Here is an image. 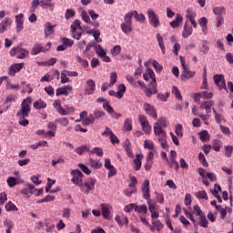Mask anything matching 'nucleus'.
Instances as JSON below:
<instances>
[{"label":"nucleus","instance_id":"1","mask_svg":"<svg viewBox=\"0 0 233 233\" xmlns=\"http://www.w3.org/2000/svg\"><path fill=\"white\" fill-rule=\"evenodd\" d=\"M31 106H32L31 96H27L26 98H25L20 105L21 108L20 110L17 111L16 117L18 119V124L21 127H28L30 123L28 119H26V117L30 116Z\"/></svg>","mask_w":233,"mask_h":233},{"label":"nucleus","instance_id":"2","mask_svg":"<svg viewBox=\"0 0 233 233\" xmlns=\"http://www.w3.org/2000/svg\"><path fill=\"white\" fill-rule=\"evenodd\" d=\"M9 56L11 57L16 56V59H26V57L30 56V52L21 46H16L10 50Z\"/></svg>","mask_w":233,"mask_h":233},{"label":"nucleus","instance_id":"3","mask_svg":"<svg viewBox=\"0 0 233 233\" xmlns=\"http://www.w3.org/2000/svg\"><path fill=\"white\" fill-rule=\"evenodd\" d=\"M154 128V134L160 144V147L167 150L168 148V144L167 143V131H165L163 128L159 127H153Z\"/></svg>","mask_w":233,"mask_h":233},{"label":"nucleus","instance_id":"4","mask_svg":"<svg viewBox=\"0 0 233 233\" xmlns=\"http://www.w3.org/2000/svg\"><path fill=\"white\" fill-rule=\"evenodd\" d=\"M135 212L139 214V218L143 225H146V227H150V223L148 222V220H147V214L148 213V208H147V205H136Z\"/></svg>","mask_w":233,"mask_h":233},{"label":"nucleus","instance_id":"5","mask_svg":"<svg viewBox=\"0 0 233 233\" xmlns=\"http://www.w3.org/2000/svg\"><path fill=\"white\" fill-rule=\"evenodd\" d=\"M180 62L182 65V74L180 79L182 81H186V79H192V77L196 76V72L191 71L190 68L187 66V62L185 61V58H183V56H180Z\"/></svg>","mask_w":233,"mask_h":233},{"label":"nucleus","instance_id":"6","mask_svg":"<svg viewBox=\"0 0 233 233\" xmlns=\"http://www.w3.org/2000/svg\"><path fill=\"white\" fill-rule=\"evenodd\" d=\"M96 183H97V180L96 178L89 177L80 185L79 188L81 192L88 195L90 194L91 190H94V188H96Z\"/></svg>","mask_w":233,"mask_h":233},{"label":"nucleus","instance_id":"7","mask_svg":"<svg viewBox=\"0 0 233 233\" xmlns=\"http://www.w3.org/2000/svg\"><path fill=\"white\" fill-rule=\"evenodd\" d=\"M83 27H81V21L75 20L71 25V35L73 39H76L79 41L81 39V35H83Z\"/></svg>","mask_w":233,"mask_h":233},{"label":"nucleus","instance_id":"8","mask_svg":"<svg viewBox=\"0 0 233 233\" xmlns=\"http://www.w3.org/2000/svg\"><path fill=\"white\" fill-rule=\"evenodd\" d=\"M147 17L149 25H151V26H153L154 28H159V26H161V23L159 22V15L156 14L154 9L149 8L147 10Z\"/></svg>","mask_w":233,"mask_h":233},{"label":"nucleus","instance_id":"9","mask_svg":"<svg viewBox=\"0 0 233 233\" xmlns=\"http://www.w3.org/2000/svg\"><path fill=\"white\" fill-rule=\"evenodd\" d=\"M122 32L124 34H130L132 32V15L126 14L124 16V23L120 25Z\"/></svg>","mask_w":233,"mask_h":233},{"label":"nucleus","instance_id":"10","mask_svg":"<svg viewBox=\"0 0 233 233\" xmlns=\"http://www.w3.org/2000/svg\"><path fill=\"white\" fill-rule=\"evenodd\" d=\"M138 122L140 124V127L144 132V134H150L152 132V127L150 126V123L148 122V119L147 118V116L139 115L138 116Z\"/></svg>","mask_w":233,"mask_h":233},{"label":"nucleus","instance_id":"11","mask_svg":"<svg viewBox=\"0 0 233 233\" xmlns=\"http://www.w3.org/2000/svg\"><path fill=\"white\" fill-rule=\"evenodd\" d=\"M52 48V43H47L45 47L41 46V44H35L31 49L32 56H37V54H41V52H48Z\"/></svg>","mask_w":233,"mask_h":233},{"label":"nucleus","instance_id":"12","mask_svg":"<svg viewBox=\"0 0 233 233\" xmlns=\"http://www.w3.org/2000/svg\"><path fill=\"white\" fill-rule=\"evenodd\" d=\"M71 176L73 177L71 181L76 187H80L83 183V173L79 169H75L71 171Z\"/></svg>","mask_w":233,"mask_h":233},{"label":"nucleus","instance_id":"13","mask_svg":"<svg viewBox=\"0 0 233 233\" xmlns=\"http://www.w3.org/2000/svg\"><path fill=\"white\" fill-rule=\"evenodd\" d=\"M23 68H25V63H15L9 66L8 74L11 77H15V74L19 73Z\"/></svg>","mask_w":233,"mask_h":233},{"label":"nucleus","instance_id":"14","mask_svg":"<svg viewBox=\"0 0 233 233\" xmlns=\"http://www.w3.org/2000/svg\"><path fill=\"white\" fill-rule=\"evenodd\" d=\"M214 82L220 90H226V92H228V90L227 89V83L225 81V76L223 75L215 76Z\"/></svg>","mask_w":233,"mask_h":233},{"label":"nucleus","instance_id":"15","mask_svg":"<svg viewBox=\"0 0 233 233\" xmlns=\"http://www.w3.org/2000/svg\"><path fill=\"white\" fill-rule=\"evenodd\" d=\"M143 108L147 116L153 117V119H157V111L156 110V107H154V106L148 103H145Z\"/></svg>","mask_w":233,"mask_h":233},{"label":"nucleus","instance_id":"16","mask_svg":"<svg viewBox=\"0 0 233 233\" xmlns=\"http://www.w3.org/2000/svg\"><path fill=\"white\" fill-rule=\"evenodd\" d=\"M142 192H143V198L144 199H150V181L148 179H146L142 185Z\"/></svg>","mask_w":233,"mask_h":233},{"label":"nucleus","instance_id":"17","mask_svg":"<svg viewBox=\"0 0 233 233\" xmlns=\"http://www.w3.org/2000/svg\"><path fill=\"white\" fill-rule=\"evenodd\" d=\"M147 97H152V96L157 94V82L150 83L149 87L145 90Z\"/></svg>","mask_w":233,"mask_h":233},{"label":"nucleus","instance_id":"18","mask_svg":"<svg viewBox=\"0 0 233 233\" xmlns=\"http://www.w3.org/2000/svg\"><path fill=\"white\" fill-rule=\"evenodd\" d=\"M101 210H102V216L104 219H110V213L112 210V206L109 204H101L100 205Z\"/></svg>","mask_w":233,"mask_h":233},{"label":"nucleus","instance_id":"19","mask_svg":"<svg viewBox=\"0 0 233 233\" xmlns=\"http://www.w3.org/2000/svg\"><path fill=\"white\" fill-rule=\"evenodd\" d=\"M85 92L87 96H91L96 92V82L94 80L89 79L86 81Z\"/></svg>","mask_w":233,"mask_h":233},{"label":"nucleus","instance_id":"20","mask_svg":"<svg viewBox=\"0 0 233 233\" xmlns=\"http://www.w3.org/2000/svg\"><path fill=\"white\" fill-rule=\"evenodd\" d=\"M72 86H64L62 87H58L56 92V96H68L70 92H72Z\"/></svg>","mask_w":233,"mask_h":233},{"label":"nucleus","instance_id":"21","mask_svg":"<svg viewBox=\"0 0 233 233\" xmlns=\"http://www.w3.org/2000/svg\"><path fill=\"white\" fill-rule=\"evenodd\" d=\"M143 78L145 81H148L149 79H151L150 83H157L156 81V74L151 68H147V73L143 75Z\"/></svg>","mask_w":233,"mask_h":233},{"label":"nucleus","instance_id":"22","mask_svg":"<svg viewBox=\"0 0 233 233\" xmlns=\"http://www.w3.org/2000/svg\"><path fill=\"white\" fill-rule=\"evenodd\" d=\"M12 25V19L10 17H5L1 23H0V34H5L6 28Z\"/></svg>","mask_w":233,"mask_h":233},{"label":"nucleus","instance_id":"23","mask_svg":"<svg viewBox=\"0 0 233 233\" xmlns=\"http://www.w3.org/2000/svg\"><path fill=\"white\" fill-rule=\"evenodd\" d=\"M192 32H193L192 27L190 26V25H188V22H186L182 31V37H184V39L190 37V35H192Z\"/></svg>","mask_w":233,"mask_h":233},{"label":"nucleus","instance_id":"24","mask_svg":"<svg viewBox=\"0 0 233 233\" xmlns=\"http://www.w3.org/2000/svg\"><path fill=\"white\" fill-rule=\"evenodd\" d=\"M27 187H25L20 191V193L25 196V198H30V194H34L35 187L32 184H26Z\"/></svg>","mask_w":233,"mask_h":233},{"label":"nucleus","instance_id":"25","mask_svg":"<svg viewBox=\"0 0 233 233\" xmlns=\"http://www.w3.org/2000/svg\"><path fill=\"white\" fill-rule=\"evenodd\" d=\"M56 7V4L52 2V0H41V8L44 10L48 9L53 11Z\"/></svg>","mask_w":233,"mask_h":233},{"label":"nucleus","instance_id":"26","mask_svg":"<svg viewBox=\"0 0 233 233\" xmlns=\"http://www.w3.org/2000/svg\"><path fill=\"white\" fill-rule=\"evenodd\" d=\"M213 105H214V101L212 100L204 101L200 105V108L206 110V114H210V112H212V110L210 109V106H213Z\"/></svg>","mask_w":233,"mask_h":233},{"label":"nucleus","instance_id":"27","mask_svg":"<svg viewBox=\"0 0 233 233\" xmlns=\"http://www.w3.org/2000/svg\"><path fill=\"white\" fill-rule=\"evenodd\" d=\"M33 106L34 108H35V110H43L46 108V102L39 98L38 100L34 102Z\"/></svg>","mask_w":233,"mask_h":233},{"label":"nucleus","instance_id":"28","mask_svg":"<svg viewBox=\"0 0 233 233\" xmlns=\"http://www.w3.org/2000/svg\"><path fill=\"white\" fill-rule=\"evenodd\" d=\"M127 14H130L131 15V19L132 17H134L136 19V21H138L139 23H143L146 19L145 15L137 13V11H132V12H128Z\"/></svg>","mask_w":233,"mask_h":233},{"label":"nucleus","instance_id":"29","mask_svg":"<svg viewBox=\"0 0 233 233\" xmlns=\"http://www.w3.org/2000/svg\"><path fill=\"white\" fill-rule=\"evenodd\" d=\"M141 159H143V155L137 154L136 155V158L133 160L135 165V170H141Z\"/></svg>","mask_w":233,"mask_h":233},{"label":"nucleus","instance_id":"30","mask_svg":"<svg viewBox=\"0 0 233 233\" xmlns=\"http://www.w3.org/2000/svg\"><path fill=\"white\" fill-rule=\"evenodd\" d=\"M123 132H131L132 131V118H126L123 127Z\"/></svg>","mask_w":233,"mask_h":233},{"label":"nucleus","instance_id":"31","mask_svg":"<svg viewBox=\"0 0 233 233\" xmlns=\"http://www.w3.org/2000/svg\"><path fill=\"white\" fill-rule=\"evenodd\" d=\"M76 154H77L78 156H83V154H85V152H90V147L86 146V145H83L81 147H78L75 149Z\"/></svg>","mask_w":233,"mask_h":233},{"label":"nucleus","instance_id":"32","mask_svg":"<svg viewBox=\"0 0 233 233\" xmlns=\"http://www.w3.org/2000/svg\"><path fill=\"white\" fill-rule=\"evenodd\" d=\"M183 21V16L179 14H177L175 19L170 22V26L172 28H177V26H179V23H181Z\"/></svg>","mask_w":233,"mask_h":233},{"label":"nucleus","instance_id":"33","mask_svg":"<svg viewBox=\"0 0 233 233\" xmlns=\"http://www.w3.org/2000/svg\"><path fill=\"white\" fill-rule=\"evenodd\" d=\"M89 165L92 168H96V170L103 167V163L92 157L89 158Z\"/></svg>","mask_w":233,"mask_h":233},{"label":"nucleus","instance_id":"34","mask_svg":"<svg viewBox=\"0 0 233 233\" xmlns=\"http://www.w3.org/2000/svg\"><path fill=\"white\" fill-rule=\"evenodd\" d=\"M167 119L162 117L155 123L154 128H167Z\"/></svg>","mask_w":233,"mask_h":233},{"label":"nucleus","instance_id":"35","mask_svg":"<svg viewBox=\"0 0 233 233\" xmlns=\"http://www.w3.org/2000/svg\"><path fill=\"white\" fill-rule=\"evenodd\" d=\"M125 92H127V86H125V84H120L117 87V99H123V96H125Z\"/></svg>","mask_w":233,"mask_h":233},{"label":"nucleus","instance_id":"36","mask_svg":"<svg viewBox=\"0 0 233 233\" xmlns=\"http://www.w3.org/2000/svg\"><path fill=\"white\" fill-rule=\"evenodd\" d=\"M76 112V107L74 106H66L63 107L60 116H70V114H74Z\"/></svg>","mask_w":233,"mask_h":233},{"label":"nucleus","instance_id":"37","mask_svg":"<svg viewBox=\"0 0 233 233\" xmlns=\"http://www.w3.org/2000/svg\"><path fill=\"white\" fill-rule=\"evenodd\" d=\"M54 34V26L51 23H47L45 28V37H50Z\"/></svg>","mask_w":233,"mask_h":233},{"label":"nucleus","instance_id":"38","mask_svg":"<svg viewBox=\"0 0 233 233\" xmlns=\"http://www.w3.org/2000/svg\"><path fill=\"white\" fill-rule=\"evenodd\" d=\"M95 52L97 54L98 57H104V56H106V51L103 49V46L101 45H96L95 46Z\"/></svg>","mask_w":233,"mask_h":233},{"label":"nucleus","instance_id":"39","mask_svg":"<svg viewBox=\"0 0 233 233\" xmlns=\"http://www.w3.org/2000/svg\"><path fill=\"white\" fill-rule=\"evenodd\" d=\"M89 154H96L98 157H103L104 152L101 147H94L93 149L89 148Z\"/></svg>","mask_w":233,"mask_h":233},{"label":"nucleus","instance_id":"40","mask_svg":"<svg viewBox=\"0 0 233 233\" xmlns=\"http://www.w3.org/2000/svg\"><path fill=\"white\" fill-rule=\"evenodd\" d=\"M41 6V0H33L31 2V7L29 8L30 14H34L35 12L37 6Z\"/></svg>","mask_w":233,"mask_h":233},{"label":"nucleus","instance_id":"41","mask_svg":"<svg viewBox=\"0 0 233 233\" xmlns=\"http://www.w3.org/2000/svg\"><path fill=\"white\" fill-rule=\"evenodd\" d=\"M199 139L205 143L210 139V135H208V131L204 130L199 133Z\"/></svg>","mask_w":233,"mask_h":233},{"label":"nucleus","instance_id":"42","mask_svg":"<svg viewBox=\"0 0 233 233\" xmlns=\"http://www.w3.org/2000/svg\"><path fill=\"white\" fill-rule=\"evenodd\" d=\"M62 45L64 46H66V48H71V46H74V40L67 38V37H63Z\"/></svg>","mask_w":233,"mask_h":233},{"label":"nucleus","instance_id":"43","mask_svg":"<svg viewBox=\"0 0 233 233\" xmlns=\"http://www.w3.org/2000/svg\"><path fill=\"white\" fill-rule=\"evenodd\" d=\"M5 209L7 210V212H17V210H19L17 208V206L15 204H14L13 202H8L5 205Z\"/></svg>","mask_w":233,"mask_h":233},{"label":"nucleus","instance_id":"44","mask_svg":"<svg viewBox=\"0 0 233 233\" xmlns=\"http://www.w3.org/2000/svg\"><path fill=\"white\" fill-rule=\"evenodd\" d=\"M157 39L158 42V46H160V49L162 51V54H165L166 52L165 43H163V36H161V34H157Z\"/></svg>","mask_w":233,"mask_h":233},{"label":"nucleus","instance_id":"45","mask_svg":"<svg viewBox=\"0 0 233 233\" xmlns=\"http://www.w3.org/2000/svg\"><path fill=\"white\" fill-rule=\"evenodd\" d=\"M55 123H59L62 127H68V125H70L68 117L57 118L55 120Z\"/></svg>","mask_w":233,"mask_h":233},{"label":"nucleus","instance_id":"46","mask_svg":"<svg viewBox=\"0 0 233 233\" xmlns=\"http://www.w3.org/2000/svg\"><path fill=\"white\" fill-rule=\"evenodd\" d=\"M197 199H208V196L207 195V191L200 190L195 193Z\"/></svg>","mask_w":233,"mask_h":233},{"label":"nucleus","instance_id":"47","mask_svg":"<svg viewBox=\"0 0 233 233\" xmlns=\"http://www.w3.org/2000/svg\"><path fill=\"white\" fill-rule=\"evenodd\" d=\"M103 108H104V110H106L107 112V114H110V116H112L114 114V112H116L114 110V107H112V106H110V102L104 103Z\"/></svg>","mask_w":233,"mask_h":233},{"label":"nucleus","instance_id":"48","mask_svg":"<svg viewBox=\"0 0 233 233\" xmlns=\"http://www.w3.org/2000/svg\"><path fill=\"white\" fill-rule=\"evenodd\" d=\"M96 122V117L94 116V115H89V116H86L84 120H83V124L84 125H94V123Z\"/></svg>","mask_w":233,"mask_h":233},{"label":"nucleus","instance_id":"49","mask_svg":"<svg viewBox=\"0 0 233 233\" xmlns=\"http://www.w3.org/2000/svg\"><path fill=\"white\" fill-rule=\"evenodd\" d=\"M186 17L188 21L192 20V19H196V11L188 8L186 11Z\"/></svg>","mask_w":233,"mask_h":233},{"label":"nucleus","instance_id":"50","mask_svg":"<svg viewBox=\"0 0 233 233\" xmlns=\"http://www.w3.org/2000/svg\"><path fill=\"white\" fill-rule=\"evenodd\" d=\"M172 94H174L177 99H183V96H181V91H179V88H177V86H172Z\"/></svg>","mask_w":233,"mask_h":233},{"label":"nucleus","instance_id":"51","mask_svg":"<svg viewBox=\"0 0 233 233\" xmlns=\"http://www.w3.org/2000/svg\"><path fill=\"white\" fill-rule=\"evenodd\" d=\"M53 106L58 114H61L63 111V106H61V100H55L53 102Z\"/></svg>","mask_w":233,"mask_h":233},{"label":"nucleus","instance_id":"52","mask_svg":"<svg viewBox=\"0 0 233 233\" xmlns=\"http://www.w3.org/2000/svg\"><path fill=\"white\" fill-rule=\"evenodd\" d=\"M199 227H203V228H208V220H207V217L205 215L200 216Z\"/></svg>","mask_w":233,"mask_h":233},{"label":"nucleus","instance_id":"53","mask_svg":"<svg viewBox=\"0 0 233 233\" xmlns=\"http://www.w3.org/2000/svg\"><path fill=\"white\" fill-rule=\"evenodd\" d=\"M144 148H147V150H156L154 142L152 140H145L144 142Z\"/></svg>","mask_w":233,"mask_h":233},{"label":"nucleus","instance_id":"54","mask_svg":"<svg viewBox=\"0 0 233 233\" xmlns=\"http://www.w3.org/2000/svg\"><path fill=\"white\" fill-rule=\"evenodd\" d=\"M209 51H210V47L208 46V42H204L202 44V46L200 47V52H202V54L207 56V54H208Z\"/></svg>","mask_w":233,"mask_h":233},{"label":"nucleus","instance_id":"55","mask_svg":"<svg viewBox=\"0 0 233 233\" xmlns=\"http://www.w3.org/2000/svg\"><path fill=\"white\" fill-rule=\"evenodd\" d=\"M224 12H225V7H223V6H218V7L213 8V14H215V15H218V16L223 15Z\"/></svg>","mask_w":233,"mask_h":233},{"label":"nucleus","instance_id":"56","mask_svg":"<svg viewBox=\"0 0 233 233\" xmlns=\"http://www.w3.org/2000/svg\"><path fill=\"white\" fill-rule=\"evenodd\" d=\"M106 113L103 110L96 109L94 111L95 119H101V117H105Z\"/></svg>","mask_w":233,"mask_h":233},{"label":"nucleus","instance_id":"57","mask_svg":"<svg viewBox=\"0 0 233 233\" xmlns=\"http://www.w3.org/2000/svg\"><path fill=\"white\" fill-rule=\"evenodd\" d=\"M175 134H177V137H183V126L181 124L176 126Z\"/></svg>","mask_w":233,"mask_h":233},{"label":"nucleus","instance_id":"58","mask_svg":"<svg viewBox=\"0 0 233 233\" xmlns=\"http://www.w3.org/2000/svg\"><path fill=\"white\" fill-rule=\"evenodd\" d=\"M217 210L219 212L221 219H225V218H227V209H225V208L217 206Z\"/></svg>","mask_w":233,"mask_h":233},{"label":"nucleus","instance_id":"59","mask_svg":"<svg viewBox=\"0 0 233 233\" xmlns=\"http://www.w3.org/2000/svg\"><path fill=\"white\" fill-rule=\"evenodd\" d=\"M115 83H117V73L112 72L110 73L109 85H111V86H114Z\"/></svg>","mask_w":233,"mask_h":233},{"label":"nucleus","instance_id":"60","mask_svg":"<svg viewBox=\"0 0 233 233\" xmlns=\"http://www.w3.org/2000/svg\"><path fill=\"white\" fill-rule=\"evenodd\" d=\"M212 149L215 152H219V150H221V141L214 140L213 145H212Z\"/></svg>","mask_w":233,"mask_h":233},{"label":"nucleus","instance_id":"61","mask_svg":"<svg viewBox=\"0 0 233 233\" xmlns=\"http://www.w3.org/2000/svg\"><path fill=\"white\" fill-rule=\"evenodd\" d=\"M7 185L10 187V188H13V187H15L17 185V179L14 177H9L7 178Z\"/></svg>","mask_w":233,"mask_h":233},{"label":"nucleus","instance_id":"62","mask_svg":"<svg viewBox=\"0 0 233 233\" xmlns=\"http://www.w3.org/2000/svg\"><path fill=\"white\" fill-rule=\"evenodd\" d=\"M170 168H175V170H179V163L176 159H171L167 161Z\"/></svg>","mask_w":233,"mask_h":233},{"label":"nucleus","instance_id":"63","mask_svg":"<svg viewBox=\"0 0 233 233\" xmlns=\"http://www.w3.org/2000/svg\"><path fill=\"white\" fill-rule=\"evenodd\" d=\"M75 15H76V11H74V9H67L65 14V18L67 20L72 19V17H74Z\"/></svg>","mask_w":233,"mask_h":233},{"label":"nucleus","instance_id":"64","mask_svg":"<svg viewBox=\"0 0 233 233\" xmlns=\"http://www.w3.org/2000/svg\"><path fill=\"white\" fill-rule=\"evenodd\" d=\"M215 120H216V123H218V125H219V127H220V125H221V123H225V116H223V115H221V114H216V116H215Z\"/></svg>","mask_w":233,"mask_h":233}]
</instances>
